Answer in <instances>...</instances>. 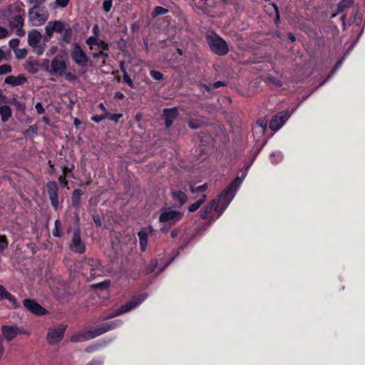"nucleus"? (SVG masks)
<instances>
[{
	"mask_svg": "<svg viewBox=\"0 0 365 365\" xmlns=\"http://www.w3.org/2000/svg\"><path fill=\"white\" fill-rule=\"evenodd\" d=\"M147 296L148 294L144 293L138 297L132 299L129 302L123 305L120 308L115 310L113 313L108 316L106 319L113 318L123 313L129 312L130 310L133 309V308L139 305L147 297Z\"/></svg>",
	"mask_w": 365,
	"mask_h": 365,
	"instance_id": "39448f33",
	"label": "nucleus"
},
{
	"mask_svg": "<svg viewBox=\"0 0 365 365\" xmlns=\"http://www.w3.org/2000/svg\"><path fill=\"white\" fill-rule=\"evenodd\" d=\"M7 103V98L4 95L2 96L1 98H0V104H4V103Z\"/></svg>",
	"mask_w": 365,
	"mask_h": 365,
	"instance_id": "774afa93",
	"label": "nucleus"
},
{
	"mask_svg": "<svg viewBox=\"0 0 365 365\" xmlns=\"http://www.w3.org/2000/svg\"><path fill=\"white\" fill-rule=\"evenodd\" d=\"M167 13H168V9H167L164 7L158 6L155 7V9L152 13V17L155 18L158 16L166 14Z\"/></svg>",
	"mask_w": 365,
	"mask_h": 365,
	"instance_id": "bb28decb",
	"label": "nucleus"
},
{
	"mask_svg": "<svg viewBox=\"0 0 365 365\" xmlns=\"http://www.w3.org/2000/svg\"><path fill=\"white\" fill-rule=\"evenodd\" d=\"M272 6L274 9V11L276 12V16H275V19H274V22L275 24H277L279 21V9H278V7L275 4H272Z\"/></svg>",
	"mask_w": 365,
	"mask_h": 365,
	"instance_id": "6e6d98bb",
	"label": "nucleus"
},
{
	"mask_svg": "<svg viewBox=\"0 0 365 365\" xmlns=\"http://www.w3.org/2000/svg\"><path fill=\"white\" fill-rule=\"evenodd\" d=\"M182 217L180 212L170 209L165 210L160 215L159 220L161 222H167L170 225L175 224Z\"/></svg>",
	"mask_w": 365,
	"mask_h": 365,
	"instance_id": "0eeeda50",
	"label": "nucleus"
},
{
	"mask_svg": "<svg viewBox=\"0 0 365 365\" xmlns=\"http://www.w3.org/2000/svg\"><path fill=\"white\" fill-rule=\"evenodd\" d=\"M171 195L175 200L178 202L179 206L183 205L187 200V195L182 191H172Z\"/></svg>",
	"mask_w": 365,
	"mask_h": 365,
	"instance_id": "5701e85b",
	"label": "nucleus"
},
{
	"mask_svg": "<svg viewBox=\"0 0 365 365\" xmlns=\"http://www.w3.org/2000/svg\"><path fill=\"white\" fill-rule=\"evenodd\" d=\"M150 74L155 80L161 81L163 79V74L158 71H150Z\"/></svg>",
	"mask_w": 365,
	"mask_h": 365,
	"instance_id": "72a5a7b5",
	"label": "nucleus"
},
{
	"mask_svg": "<svg viewBox=\"0 0 365 365\" xmlns=\"http://www.w3.org/2000/svg\"><path fill=\"white\" fill-rule=\"evenodd\" d=\"M33 48H34V51L38 55H41L44 51V46L43 45L38 44L36 46H33Z\"/></svg>",
	"mask_w": 365,
	"mask_h": 365,
	"instance_id": "8fccbe9b",
	"label": "nucleus"
},
{
	"mask_svg": "<svg viewBox=\"0 0 365 365\" xmlns=\"http://www.w3.org/2000/svg\"><path fill=\"white\" fill-rule=\"evenodd\" d=\"M69 1L70 0H56V4L58 6L64 8L68 5Z\"/></svg>",
	"mask_w": 365,
	"mask_h": 365,
	"instance_id": "5fc2aeb1",
	"label": "nucleus"
},
{
	"mask_svg": "<svg viewBox=\"0 0 365 365\" xmlns=\"http://www.w3.org/2000/svg\"><path fill=\"white\" fill-rule=\"evenodd\" d=\"M23 304L28 311L35 315L43 316L48 313L45 308L34 299H25L23 301Z\"/></svg>",
	"mask_w": 365,
	"mask_h": 365,
	"instance_id": "1a4fd4ad",
	"label": "nucleus"
},
{
	"mask_svg": "<svg viewBox=\"0 0 365 365\" xmlns=\"http://www.w3.org/2000/svg\"><path fill=\"white\" fill-rule=\"evenodd\" d=\"M16 34L19 36H24L25 35V31L22 28H16Z\"/></svg>",
	"mask_w": 365,
	"mask_h": 365,
	"instance_id": "e2e57ef3",
	"label": "nucleus"
},
{
	"mask_svg": "<svg viewBox=\"0 0 365 365\" xmlns=\"http://www.w3.org/2000/svg\"><path fill=\"white\" fill-rule=\"evenodd\" d=\"M4 352V346L3 345V338L1 336H0V359L1 358Z\"/></svg>",
	"mask_w": 365,
	"mask_h": 365,
	"instance_id": "052dcab7",
	"label": "nucleus"
},
{
	"mask_svg": "<svg viewBox=\"0 0 365 365\" xmlns=\"http://www.w3.org/2000/svg\"><path fill=\"white\" fill-rule=\"evenodd\" d=\"M115 327V323H103L100 324L94 329L88 330L84 332H81L77 334L71 336V341L73 342L84 341L93 339L101 334H103L108 331Z\"/></svg>",
	"mask_w": 365,
	"mask_h": 365,
	"instance_id": "f03ea898",
	"label": "nucleus"
},
{
	"mask_svg": "<svg viewBox=\"0 0 365 365\" xmlns=\"http://www.w3.org/2000/svg\"><path fill=\"white\" fill-rule=\"evenodd\" d=\"M122 116H123V115L120 114V113L119 114H113V115L108 113V118L111 120H113V121H114V122H115V123H117V122H118L119 119Z\"/></svg>",
	"mask_w": 365,
	"mask_h": 365,
	"instance_id": "603ef678",
	"label": "nucleus"
},
{
	"mask_svg": "<svg viewBox=\"0 0 365 365\" xmlns=\"http://www.w3.org/2000/svg\"><path fill=\"white\" fill-rule=\"evenodd\" d=\"M70 249L79 254H82L85 252V246L81 239V230L79 228L76 229L73 232Z\"/></svg>",
	"mask_w": 365,
	"mask_h": 365,
	"instance_id": "f8f14e48",
	"label": "nucleus"
},
{
	"mask_svg": "<svg viewBox=\"0 0 365 365\" xmlns=\"http://www.w3.org/2000/svg\"><path fill=\"white\" fill-rule=\"evenodd\" d=\"M114 97H115V98H118V99H123L125 96H124L123 93H122L121 92H116L115 93Z\"/></svg>",
	"mask_w": 365,
	"mask_h": 365,
	"instance_id": "69168bd1",
	"label": "nucleus"
},
{
	"mask_svg": "<svg viewBox=\"0 0 365 365\" xmlns=\"http://www.w3.org/2000/svg\"><path fill=\"white\" fill-rule=\"evenodd\" d=\"M207 189V184L205 183L202 185L198 186L197 187H190V191H191L192 193H196V192H204Z\"/></svg>",
	"mask_w": 365,
	"mask_h": 365,
	"instance_id": "f704fd0d",
	"label": "nucleus"
},
{
	"mask_svg": "<svg viewBox=\"0 0 365 365\" xmlns=\"http://www.w3.org/2000/svg\"><path fill=\"white\" fill-rule=\"evenodd\" d=\"M97 45L98 46L99 48H102L103 50L108 49V45L103 41L97 42Z\"/></svg>",
	"mask_w": 365,
	"mask_h": 365,
	"instance_id": "bf43d9fd",
	"label": "nucleus"
},
{
	"mask_svg": "<svg viewBox=\"0 0 365 365\" xmlns=\"http://www.w3.org/2000/svg\"><path fill=\"white\" fill-rule=\"evenodd\" d=\"M9 293L4 286L0 285V301L5 299Z\"/></svg>",
	"mask_w": 365,
	"mask_h": 365,
	"instance_id": "49530a36",
	"label": "nucleus"
},
{
	"mask_svg": "<svg viewBox=\"0 0 365 365\" xmlns=\"http://www.w3.org/2000/svg\"><path fill=\"white\" fill-rule=\"evenodd\" d=\"M37 133V128L35 125H31L29 126V129H27L24 134L25 135H30V134H36Z\"/></svg>",
	"mask_w": 365,
	"mask_h": 365,
	"instance_id": "3c124183",
	"label": "nucleus"
},
{
	"mask_svg": "<svg viewBox=\"0 0 365 365\" xmlns=\"http://www.w3.org/2000/svg\"><path fill=\"white\" fill-rule=\"evenodd\" d=\"M8 35V31L6 29L0 26V38H5Z\"/></svg>",
	"mask_w": 365,
	"mask_h": 365,
	"instance_id": "13d9d810",
	"label": "nucleus"
},
{
	"mask_svg": "<svg viewBox=\"0 0 365 365\" xmlns=\"http://www.w3.org/2000/svg\"><path fill=\"white\" fill-rule=\"evenodd\" d=\"M11 103H13L19 110L24 111L26 109L25 103L18 101L15 98L11 99Z\"/></svg>",
	"mask_w": 365,
	"mask_h": 365,
	"instance_id": "473e14b6",
	"label": "nucleus"
},
{
	"mask_svg": "<svg viewBox=\"0 0 365 365\" xmlns=\"http://www.w3.org/2000/svg\"><path fill=\"white\" fill-rule=\"evenodd\" d=\"M257 125L262 128V132L264 133L267 128V120L265 119H259L257 121Z\"/></svg>",
	"mask_w": 365,
	"mask_h": 365,
	"instance_id": "79ce46f5",
	"label": "nucleus"
},
{
	"mask_svg": "<svg viewBox=\"0 0 365 365\" xmlns=\"http://www.w3.org/2000/svg\"><path fill=\"white\" fill-rule=\"evenodd\" d=\"M97 39L94 37H90L87 39L86 43L91 46V48L93 49V45H97Z\"/></svg>",
	"mask_w": 365,
	"mask_h": 365,
	"instance_id": "864d4df0",
	"label": "nucleus"
},
{
	"mask_svg": "<svg viewBox=\"0 0 365 365\" xmlns=\"http://www.w3.org/2000/svg\"><path fill=\"white\" fill-rule=\"evenodd\" d=\"M41 38V34L37 30H33L28 34V43L31 47L39 44Z\"/></svg>",
	"mask_w": 365,
	"mask_h": 365,
	"instance_id": "aec40b11",
	"label": "nucleus"
},
{
	"mask_svg": "<svg viewBox=\"0 0 365 365\" xmlns=\"http://www.w3.org/2000/svg\"><path fill=\"white\" fill-rule=\"evenodd\" d=\"M354 4L353 0H341L336 5V10L334 13L332 14L331 18L335 17L337 14L342 13L346 9L350 8Z\"/></svg>",
	"mask_w": 365,
	"mask_h": 365,
	"instance_id": "6ab92c4d",
	"label": "nucleus"
},
{
	"mask_svg": "<svg viewBox=\"0 0 365 365\" xmlns=\"http://www.w3.org/2000/svg\"><path fill=\"white\" fill-rule=\"evenodd\" d=\"M6 299L12 303L14 308L19 307V305L16 298L13 295H11L10 293H9L7 294V296L6 297Z\"/></svg>",
	"mask_w": 365,
	"mask_h": 365,
	"instance_id": "58836bf2",
	"label": "nucleus"
},
{
	"mask_svg": "<svg viewBox=\"0 0 365 365\" xmlns=\"http://www.w3.org/2000/svg\"><path fill=\"white\" fill-rule=\"evenodd\" d=\"M82 194L83 192L81 189H76L73 191L72 205L76 208H78L80 207V200Z\"/></svg>",
	"mask_w": 365,
	"mask_h": 365,
	"instance_id": "393cba45",
	"label": "nucleus"
},
{
	"mask_svg": "<svg viewBox=\"0 0 365 365\" xmlns=\"http://www.w3.org/2000/svg\"><path fill=\"white\" fill-rule=\"evenodd\" d=\"M343 59H344V57H342L341 59H339L337 63H336L335 66L334 67V68L331 71L330 73L328 75L327 79L325 81H327V79L330 78L331 77V76L335 73L336 70L340 66V65L342 63V61H343Z\"/></svg>",
	"mask_w": 365,
	"mask_h": 365,
	"instance_id": "a19ab883",
	"label": "nucleus"
},
{
	"mask_svg": "<svg viewBox=\"0 0 365 365\" xmlns=\"http://www.w3.org/2000/svg\"><path fill=\"white\" fill-rule=\"evenodd\" d=\"M289 118L288 111H281L276 114L269 122V128L272 130H278Z\"/></svg>",
	"mask_w": 365,
	"mask_h": 365,
	"instance_id": "9d476101",
	"label": "nucleus"
},
{
	"mask_svg": "<svg viewBox=\"0 0 365 365\" xmlns=\"http://www.w3.org/2000/svg\"><path fill=\"white\" fill-rule=\"evenodd\" d=\"M46 0H29L31 4H34L31 8L39 9L40 5L44 3Z\"/></svg>",
	"mask_w": 365,
	"mask_h": 365,
	"instance_id": "09e8293b",
	"label": "nucleus"
},
{
	"mask_svg": "<svg viewBox=\"0 0 365 365\" xmlns=\"http://www.w3.org/2000/svg\"><path fill=\"white\" fill-rule=\"evenodd\" d=\"M12 68L9 64H3L0 66V75H5L11 73Z\"/></svg>",
	"mask_w": 365,
	"mask_h": 365,
	"instance_id": "c756f323",
	"label": "nucleus"
},
{
	"mask_svg": "<svg viewBox=\"0 0 365 365\" xmlns=\"http://www.w3.org/2000/svg\"><path fill=\"white\" fill-rule=\"evenodd\" d=\"M8 242L6 237L0 236V251H3L7 247Z\"/></svg>",
	"mask_w": 365,
	"mask_h": 365,
	"instance_id": "ea45409f",
	"label": "nucleus"
},
{
	"mask_svg": "<svg viewBox=\"0 0 365 365\" xmlns=\"http://www.w3.org/2000/svg\"><path fill=\"white\" fill-rule=\"evenodd\" d=\"M9 25L11 29L22 28L24 24L25 11L19 6H11L9 9Z\"/></svg>",
	"mask_w": 365,
	"mask_h": 365,
	"instance_id": "20e7f679",
	"label": "nucleus"
},
{
	"mask_svg": "<svg viewBox=\"0 0 365 365\" xmlns=\"http://www.w3.org/2000/svg\"><path fill=\"white\" fill-rule=\"evenodd\" d=\"M267 83L272 88H279L282 86V83L277 78L273 76L267 78Z\"/></svg>",
	"mask_w": 365,
	"mask_h": 365,
	"instance_id": "cd10ccee",
	"label": "nucleus"
},
{
	"mask_svg": "<svg viewBox=\"0 0 365 365\" xmlns=\"http://www.w3.org/2000/svg\"><path fill=\"white\" fill-rule=\"evenodd\" d=\"M0 115L1 116V120L6 122L12 115V111L9 106L4 105L0 106Z\"/></svg>",
	"mask_w": 365,
	"mask_h": 365,
	"instance_id": "b1692460",
	"label": "nucleus"
},
{
	"mask_svg": "<svg viewBox=\"0 0 365 365\" xmlns=\"http://www.w3.org/2000/svg\"><path fill=\"white\" fill-rule=\"evenodd\" d=\"M102 218L103 217L98 214H94L93 215V222L98 227L102 226Z\"/></svg>",
	"mask_w": 365,
	"mask_h": 365,
	"instance_id": "4c0bfd02",
	"label": "nucleus"
},
{
	"mask_svg": "<svg viewBox=\"0 0 365 365\" xmlns=\"http://www.w3.org/2000/svg\"><path fill=\"white\" fill-rule=\"evenodd\" d=\"M148 228H146V227L141 228L138 233V235L139 237L140 245L141 250L143 251L145 250V248L148 245Z\"/></svg>",
	"mask_w": 365,
	"mask_h": 365,
	"instance_id": "4be33fe9",
	"label": "nucleus"
},
{
	"mask_svg": "<svg viewBox=\"0 0 365 365\" xmlns=\"http://www.w3.org/2000/svg\"><path fill=\"white\" fill-rule=\"evenodd\" d=\"M19 45V40L18 38H14L9 41V46L14 50V51L18 48Z\"/></svg>",
	"mask_w": 365,
	"mask_h": 365,
	"instance_id": "c03bdc74",
	"label": "nucleus"
},
{
	"mask_svg": "<svg viewBox=\"0 0 365 365\" xmlns=\"http://www.w3.org/2000/svg\"><path fill=\"white\" fill-rule=\"evenodd\" d=\"M35 107L38 114H42L44 113L45 110L41 103H37Z\"/></svg>",
	"mask_w": 365,
	"mask_h": 365,
	"instance_id": "4d7b16f0",
	"label": "nucleus"
},
{
	"mask_svg": "<svg viewBox=\"0 0 365 365\" xmlns=\"http://www.w3.org/2000/svg\"><path fill=\"white\" fill-rule=\"evenodd\" d=\"M240 182L241 180L238 177L234 179L217 198L212 200L205 207L200 217L203 220L209 218V224L212 223L215 219L219 218L232 201L237 190V185H239Z\"/></svg>",
	"mask_w": 365,
	"mask_h": 365,
	"instance_id": "f257e3e1",
	"label": "nucleus"
},
{
	"mask_svg": "<svg viewBox=\"0 0 365 365\" xmlns=\"http://www.w3.org/2000/svg\"><path fill=\"white\" fill-rule=\"evenodd\" d=\"M163 115L166 128H169L172 125L174 120L177 118L178 111L175 108L170 109L166 108L163 110Z\"/></svg>",
	"mask_w": 365,
	"mask_h": 365,
	"instance_id": "f3484780",
	"label": "nucleus"
},
{
	"mask_svg": "<svg viewBox=\"0 0 365 365\" xmlns=\"http://www.w3.org/2000/svg\"><path fill=\"white\" fill-rule=\"evenodd\" d=\"M71 57L78 66H84L88 63V59L86 53L77 43L74 45L73 49L71 51Z\"/></svg>",
	"mask_w": 365,
	"mask_h": 365,
	"instance_id": "9b49d317",
	"label": "nucleus"
},
{
	"mask_svg": "<svg viewBox=\"0 0 365 365\" xmlns=\"http://www.w3.org/2000/svg\"><path fill=\"white\" fill-rule=\"evenodd\" d=\"M225 83L222 81H216L213 83V87L215 88H219L220 87L222 86H225Z\"/></svg>",
	"mask_w": 365,
	"mask_h": 365,
	"instance_id": "680f3d73",
	"label": "nucleus"
},
{
	"mask_svg": "<svg viewBox=\"0 0 365 365\" xmlns=\"http://www.w3.org/2000/svg\"><path fill=\"white\" fill-rule=\"evenodd\" d=\"M207 198V195L205 194H203L201 197L197 200V202H200V205H202L203 202H205V199Z\"/></svg>",
	"mask_w": 365,
	"mask_h": 365,
	"instance_id": "338daca9",
	"label": "nucleus"
},
{
	"mask_svg": "<svg viewBox=\"0 0 365 365\" xmlns=\"http://www.w3.org/2000/svg\"><path fill=\"white\" fill-rule=\"evenodd\" d=\"M200 206H201V205H200V202L196 201L195 203H192V205H190L188 207V210L190 212H195L197 210H198Z\"/></svg>",
	"mask_w": 365,
	"mask_h": 365,
	"instance_id": "de8ad7c7",
	"label": "nucleus"
},
{
	"mask_svg": "<svg viewBox=\"0 0 365 365\" xmlns=\"http://www.w3.org/2000/svg\"><path fill=\"white\" fill-rule=\"evenodd\" d=\"M66 66L61 56H56L51 61V73H59L61 75L66 70Z\"/></svg>",
	"mask_w": 365,
	"mask_h": 365,
	"instance_id": "dca6fc26",
	"label": "nucleus"
},
{
	"mask_svg": "<svg viewBox=\"0 0 365 365\" xmlns=\"http://www.w3.org/2000/svg\"><path fill=\"white\" fill-rule=\"evenodd\" d=\"M88 265L90 266V273L91 277H95L96 276H99L101 272V263L98 259H90L88 262Z\"/></svg>",
	"mask_w": 365,
	"mask_h": 365,
	"instance_id": "412c9836",
	"label": "nucleus"
},
{
	"mask_svg": "<svg viewBox=\"0 0 365 365\" xmlns=\"http://www.w3.org/2000/svg\"><path fill=\"white\" fill-rule=\"evenodd\" d=\"M61 34V39L66 43H69L71 40V36H72V29L71 26L68 24L66 26V29L63 30V33Z\"/></svg>",
	"mask_w": 365,
	"mask_h": 365,
	"instance_id": "a878e982",
	"label": "nucleus"
},
{
	"mask_svg": "<svg viewBox=\"0 0 365 365\" xmlns=\"http://www.w3.org/2000/svg\"><path fill=\"white\" fill-rule=\"evenodd\" d=\"M207 42L212 51L216 54L223 56L228 52L227 42L214 32L207 36Z\"/></svg>",
	"mask_w": 365,
	"mask_h": 365,
	"instance_id": "7ed1b4c3",
	"label": "nucleus"
},
{
	"mask_svg": "<svg viewBox=\"0 0 365 365\" xmlns=\"http://www.w3.org/2000/svg\"><path fill=\"white\" fill-rule=\"evenodd\" d=\"M188 125L192 129H197L200 127V123L197 120H191L189 121Z\"/></svg>",
	"mask_w": 365,
	"mask_h": 365,
	"instance_id": "37998d69",
	"label": "nucleus"
},
{
	"mask_svg": "<svg viewBox=\"0 0 365 365\" xmlns=\"http://www.w3.org/2000/svg\"><path fill=\"white\" fill-rule=\"evenodd\" d=\"M107 118H108V112H106L104 113L103 115H93L92 117V120L93 121H95L96 123H99L101 122V120H104V119H106Z\"/></svg>",
	"mask_w": 365,
	"mask_h": 365,
	"instance_id": "e433bc0d",
	"label": "nucleus"
},
{
	"mask_svg": "<svg viewBox=\"0 0 365 365\" xmlns=\"http://www.w3.org/2000/svg\"><path fill=\"white\" fill-rule=\"evenodd\" d=\"M1 333L2 338L6 339L7 341H10L14 339L19 334H21V331L18 326H7L4 325L1 327Z\"/></svg>",
	"mask_w": 365,
	"mask_h": 365,
	"instance_id": "2eb2a0df",
	"label": "nucleus"
},
{
	"mask_svg": "<svg viewBox=\"0 0 365 365\" xmlns=\"http://www.w3.org/2000/svg\"><path fill=\"white\" fill-rule=\"evenodd\" d=\"M67 25L68 24L60 21H49L45 27L46 34L48 37H51L54 31L63 33Z\"/></svg>",
	"mask_w": 365,
	"mask_h": 365,
	"instance_id": "ddd939ff",
	"label": "nucleus"
},
{
	"mask_svg": "<svg viewBox=\"0 0 365 365\" xmlns=\"http://www.w3.org/2000/svg\"><path fill=\"white\" fill-rule=\"evenodd\" d=\"M58 180L61 183L63 184L64 187H66L68 185V181L66 180L65 177L61 176L58 178Z\"/></svg>",
	"mask_w": 365,
	"mask_h": 365,
	"instance_id": "0e129e2a",
	"label": "nucleus"
},
{
	"mask_svg": "<svg viewBox=\"0 0 365 365\" xmlns=\"http://www.w3.org/2000/svg\"><path fill=\"white\" fill-rule=\"evenodd\" d=\"M16 57L18 59H23L27 55V50L26 48H17L14 51Z\"/></svg>",
	"mask_w": 365,
	"mask_h": 365,
	"instance_id": "c85d7f7f",
	"label": "nucleus"
},
{
	"mask_svg": "<svg viewBox=\"0 0 365 365\" xmlns=\"http://www.w3.org/2000/svg\"><path fill=\"white\" fill-rule=\"evenodd\" d=\"M27 81V78L22 74L18 76H9L4 80V83L9 84L12 86H18L25 83Z\"/></svg>",
	"mask_w": 365,
	"mask_h": 365,
	"instance_id": "a211bd4d",
	"label": "nucleus"
},
{
	"mask_svg": "<svg viewBox=\"0 0 365 365\" xmlns=\"http://www.w3.org/2000/svg\"><path fill=\"white\" fill-rule=\"evenodd\" d=\"M47 189L51 205L55 210H57L58 207V187L57 183L56 182L49 181L47 183Z\"/></svg>",
	"mask_w": 365,
	"mask_h": 365,
	"instance_id": "4468645a",
	"label": "nucleus"
},
{
	"mask_svg": "<svg viewBox=\"0 0 365 365\" xmlns=\"http://www.w3.org/2000/svg\"><path fill=\"white\" fill-rule=\"evenodd\" d=\"M121 70L123 72V81L131 88H134V84L126 71L121 67Z\"/></svg>",
	"mask_w": 365,
	"mask_h": 365,
	"instance_id": "7c9ffc66",
	"label": "nucleus"
},
{
	"mask_svg": "<svg viewBox=\"0 0 365 365\" xmlns=\"http://www.w3.org/2000/svg\"><path fill=\"white\" fill-rule=\"evenodd\" d=\"M61 223L60 220H57L55 221V228L53 231V235L54 237H59L61 236V233L60 232V227H61Z\"/></svg>",
	"mask_w": 365,
	"mask_h": 365,
	"instance_id": "2f4dec72",
	"label": "nucleus"
},
{
	"mask_svg": "<svg viewBox=\"0 0 365 365\" xmlns=\"http://www.w3.org/2000/svg\"><path fill=\"white\" fill-rule=\"evenodd\" d=\"M110 281L106 280V281H104V282H100V283L93 285V287L96 288V289L99 288V289H107L110 286Z\"/></svg>",
	"mask_w": 365,
	"mask_h": 365,
	"instance_id": "c9c22d12",
	"label": "nucleus"
},
{
	"mask_svg": "<svg viewBox=\"0 0 365 365\" xmlns=\"http://www.w3.org/2000/svg\"><path fill=\"white\" fill-rule=\"evenodd\" d=\"M112 6V1L111 0H105L103 4V10L106 12L110 11Z\"/></svg>",
	"mask_w": 365,
	"mask_h": 365,
	"instance_id": "a18cd8bd",
	"label": "nucleus"
},
{
	"mask_svg": "<svg viewBox=\"0 0 365 365\" xmlns=\"http://www.w3.org/2000/svg\"><path fill=\"white\" fill-rule=\"evenodd\" d=\"M66 329V326L62 324L49 329L46 336L48 343L53 344L60 341L63 339Z\"/></svg>",
	"mask_w": 365,
	"mask_h": 365,
	"instance_id": "6e6552de",
	"label": "nucleus"
},
{
	"mask_svg": "<svg viewBox=\"0 0 365 365\" xmlns=\"http://www.w3.org/2000/svg\"><path fill=\"white\" fill-rule=\"evenodd\" d=\"M29 21L34 26H38L43 24L48 18V14L43 9L31 8L28 14Z\"/></svg>",
	"mask_w": 365,
	"mask_h": 365,
	"instance_id": "423d86ee",
	"label": "nucleus"
}]
</instances>
